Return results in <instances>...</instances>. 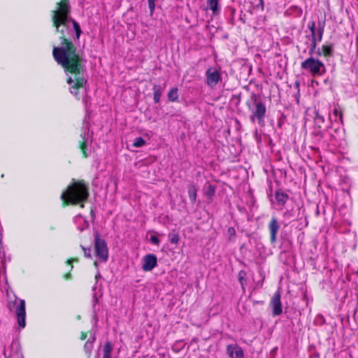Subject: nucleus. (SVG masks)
Instances as JSON below:
<instances>
[{
	"label": "nucleus",
	"instance_id": "nucleus-6",
	"mask_svg": "<svg viewBox=\"0 0 358 358\" xmlns=\"http://www.w3.org/2000/svg\"><path fill=\"white\" fill-rule=\"evenodd\" d=\"M95 250L96 256L102 262H106L108 258V250L104 240L97 235L95 238Z\"/></svg>",
	"mask_w": 358,
	"mask_h": 358
},
{
	"label": "nucleus",
	"instance_id": "nucleus-29",
	"mask_svg": "<svg viewBox=\"0 0 358 358\" xmlns=\"http://www.w3.org/2000/svg\"><path fill=\"white\" fill-rule=\"evenodd\" d=\"M317 43H316L315 39L312 40L311 43H310V50H309V54L310 55H312L313 54V52H315V50L317 48Z\"/></svg>",
	"mask_w": 358,
	"mask_h": 358
},
{
	"label": "nucleus",
	"instance_id": "nucleus-22",
	"mask_svg": "<svg viewBox=\"0 0 358 358\" xmlns=\"http://www.w3.org/2000/svg\"><path fill=\"white\" fill-rule=\"evenodd\" d=\"M323 33H324V27H320L318 29V31L317 32H315V34H314V35H311L312 40L315 39L316 43L320 42L322 39Z\"/></svg>",
	"mask_w": 358,
	"mask_h": 358
},
{
	"label": "nucleus",
	"instance_id": "nucleus-21",
	"mask_svg": "<svg viewBox=\"0 0 358 358\" xmlns=\"http://www.w3.org/2000/svg\"><path fill=\"white\" fill-rule=\"evenodd\" d=\"M113 350L112 345L110 342H106L103 346V358H111V352Z\"/></svg>",
	"mask_w": 358,
	"mask_h": 358
},
{
	"label": "nucleus",
	"instance_id": "nucleus-32",
	"mask_svg": "<svg viewBox=\"0 0 358 358\" xmlns=\"http://www.w3.org/2000/svg\"><path fill=\"white\" fill-rule=\"evenodd\" d=\"M150 241L156 245H159V239L158 238V237H157L156 236H150Z\"/></svg>",
	"mask_w": 358,
	"mask_h": 358
},
{
	"label": "nucleus",
	"instance_id": "nucleus-28",
	"mask_svg": "<svg viewBox=\"0 0 358 358\" xmlns=\"http://www.w3.org/2000/svg\"><path fill=\"white\" fill-rule=\"evenodd\" d=\"M245 275L246 273L244 271H241L238 273V280L241 283V285L243 287L245 282Z\"/></svg>",
	"mask_w": 358,
	"mask_h": 358
},
{
	"label": "nucleus",
	"instance_id": "nucleus-17",
	"mask_svg": "<svg viewBox=\"0 0 358 358\" xmlns=\"http://www.w3.org/2000/svg\"><path fill=\"white\" fill-rule=\"evenodd\" d=\"M275 197L279 206H283L288 199V195L279 190L275 192Z\"/></svg>",
	"mask_w": 358,
	"mask_h": 358
},
{
	"label": "nucleus",
	"instance_id": "nucleus-31",
	"mask_svg": "<svg viewBox=\"0 0 358 358\" xmlns=\"http://www.w3.org/2000/svg\"><path fill=\"white\" fill-rule=\"evenodd\" d=\"M308 28L310 30L311 35H314V34H315V32H317L316 30H315V22H312L310 24H309Z\"/></svg>",
	"mask_w": 358,
	"mask_h": 358
},
{
	"label": "nucleus",
	"instance_id": "nucleus-5",
	"mask_svg": "<svg viewBox=\"0 0 358 358\" xmlns=\"http://www.w3.org/2000/svg\"><path fill=\"white\" fill-rule=\"evenodd\" d=\"M15 313L17 319V323L20 328H24L26 326V311L25 301L22 299H16L13 303Z\"/></svg>",
	"mask_w": 358,
	"mask_h": 358
},
{
	"label": "nucleus",
	"instance_id": "nucleus-38",
	"mask_svg": "<svg viewBox=\"0 0 358 358\" xmlns=\"http://www.w3.org/2000/svg\"><path fill=\"white\" fill-rule=\"evenodd\" d=\"M94 265H95L96 266H97V262H94Z\"/></svg>",
	"mask_w": 358,
	"mask_h": 358
},
{
	"label": "nucleus",
	"instance_id": "nucleus-23",
	"mask_svg": "<svg viewBox=\"0 0 358 358\" xmlns=\"http://www.w3.org/2000/svg\"><path fill=\"white\" fill-rule=\"evenodd\" d=\"M95 338L94 337L92 341H87L84 345V350L85 352L87 353L89 355H90L92 350L93 349V342Z\"/></svg>",
	"mask_w": 358,
	"mask_h": 358
},
{
	"label": "nucleus",
	"instance_id": "nucleus-15",
	"mask_svg": "<svg viewBox=\"0 0 358 358\" xmlns=\"http://www.w3.org/2000/svg\"><path fill=\"white\" fill-rule=\"evenodd\" d=\"M74 222L77 225V228L80 231H83L89 226L87 220L81 215H78L74 218Z\"/></svg>",
	"mask_w": 358,
	"mask_h": 358
},
{
	"label": "nucleus",
	"instance_id": "nucleus-27",
	"mask_svg": "<svg viewBox=\"0 0 358 358\" xmlns=\"http://www.w3.org/2000/svg\"><path fill=\"white\" fill-rule=\"evenodd\" d=\"M333 115L335 116L334 120L336 121L337 118H338L340 120H342V112L341 110L339 108H335L333 110Z\"/></svg>",
	"mask_w": 358,
	"mask_h": 358
},
{
	"label": "nucleus",
	"instance_id": "nucleus-35",
	"mask_svg": "<svg viewBox=\"0 0 358 358\" xmlns=\"http://www.w3.org/2000/svg\"><path fill=\"white\" fill-rule=\"evenodd\" d=\"M94 302L97 303V301H98L97 297L94 295Z\"/></svg>",
	"mask_w": 358,
	"mask_h": 358
},
{
	"label": "nucleus",
	"instance_id": "nucleus-13",
	"mask_svg": "<svg viewBox=\"0 0 358 358\" xmlns=\"http://www.w3.org/2000/svg\"><path fill=\"white\" fill-rule=\"evenodd\" d=\"M280 229V226L275 217H273L270 224L269 229L271 232V240L272 242H275L276 240V236Z\"/></svg>",
	"mask_w": 358,
	"mask_h": 358
},
{
	"label": "nucleus",
	"instance_id": "nucleus-25",
	"mask_svg": "<svg viewBox=\"0 0 358 358\" xmlns=\"http://www.w3.org/2000/svg\"><path fill=\"white\" fill-rule=\"evenodd\" d=\"M169 241L172 244L176 245L178 243V242L180 241L179 235L177 233L171 234H169Z\"/></svg>",
	"mask_w": 358,
	"mask_h": 358
},
{
	"label": "nucleus",
	"instance_id": "nucleus-3",
	"mask_svg": "<svg viewBox=\"0 0 358 358\" xmlns=\"http://www.w3.org/2000/svg\"><path fill=\"white\" fill-rule=\"evenodd\" d=\"M301 69L308 72L312 76H322L326 72L324 63L319 59L310 56L301 64Z\"/></svg>",
	"mask_w": 358,
	"mask_h": 358
},
{
	"label": "nucleus",
	"instance_id": "nucleus-14",
	"mask_svg": "<svg viewBox=\"0 0 358 358\" xmlns=\"http://www.w3.org/2000/svg\"><path fill=\"white\" fill-rule=\"evenodd\" d=\"M333 45L331 44H324L321 48H318L315 52V54L318 56L323 55L324 57H329L332 55Z\"/></svg>",
	"mask_w": 358,
	"mask_h": 358
},
{
	"label": "nucleus",
	"instance_id": "nucleus-8",
	"mask_svg": "<svg viewBox=\"0 0 358 358\" xmlns=\"http://www.w3.org/2000/svg\"><path fill=\"white\" fill-rule=\"evenodd\" d=\"M157 265V258L154 254H148L143 258L142 269L144 271H150Z\"/></svg>",
	"mask_w": 358,
	"mask_h": 358
},
{
	"label": "nucleus",
	"instance_id": "nucleus-26",
	"mask_svg": "<svg viewBox=\"0 0 358 358\" xmlns=\"http://www.w3.org/2000/svg\"><path fill=\"white\" fill-rule=\"evenodd\" d=\"M215 187L212 185H209L206 189V195L209 198H212L215 195Z\"/></svg>",
	"mask_w": 358,
	"mask_h": 358
},
{
	"label": "nucleus",
	"instance_id": "nucleus-7",
	"mask_svg": "<svg viewBox=\"0 0 358 358\" xmlns=\"http://www.w3.org/2000/svg\"><path fill=\"white\" fill-rule=\"evenodd\" d=\"M206 76L207 85L210 87H214L221 79L220 72L215 67H210L206 71Z\"/></svg>",
	"mask_w": 358,
	"mask_h": 358
},
{
	"label": "nucleus",
	"instance_id": "nucleus-18",
	"mask_svg": "<svg viewBox=\"0 0 358 358\" xmlns=\"http://www.w3.org/2000/svg\"><path fill=\"white\" fill-rule=\"evenodd\" d=\"M188 195L192 203H195L197 197V189L194 185L191 184L188 186Z\"/></svg>",
	"mask_w": 358,
	"mask_h": 358
},
{
	"label": "nucleus",
	"instance_id": "nucleus-33",
	"mask_svg": "<svg viewBox=\"0 0 358 358\" xmlns=\"http://www.w3.org/2000/svg\"><path fill=\"white\" fill-rule=\"evenodd\" d=\"M83 250V252H84V255L86 257H91V255H90V248H85L84 247H82Z\"/></svg>",
	"mask_w": 358,
	"mask_h": 358
},
{
	"label": "nucleus",
	"instance_id": "nucleus-30",
	"mask_svg": "<svg viewBox=\"0 0 358 358\" xmlns=\"http://www.w3.org/2000/svg\"><path fill=\"white\" fill-rule=\"evenodd\" d=\"M148 1L150 14L152 15L155 8V0H148Z\"/></svg>",
	"mask_w": 358,
	"mask_h": 358
},
{
	"label": "nucleus",
	"instance_id": "nucleus-34",
	"mask_svg": "<svg viewBox=\"0 0 358 358\" xmlns=\"http://www.w3.org/2000/svg\"><path fill=\"white\" fill-rule=\"evenodd\" d=\"M229 233H234V228H229Z\"/></svg>",
	"mask_w": 358,
	"mask_h": 358
},
{
	"label": "nucleus",
	"instance_id": "nucleus-36",
	"mask_svg": "<svg viewBox=\"0 0 358 358\" xmlns=\"http://www.w3.org/2000/svg\"><path fill=\"white\" fill-rule=\"evenodd\" d=\"M85 338H86V335H84V334H83V335L82 336V338H82V339H85Z\"/></svg>",
	"mask_w": 358,
	"mask_h": 358
},
{
	"label": "nucleus",
	"instance_id": "nucleus-24",
	"mask_svg": "<svg viewBox=\"0 0 358 358\" xmlns=\"http://www.w3.org/2000/svg\"><path fill=\"white\" fill-rule=\"evenodd\" d=\"M145 141L142 137H138L135 138L133 145L135 148H141L145 145Z\"/></svg>",
	"mask_w": 358,
	"mask_h": 358
},
{
	"label": "nucleus",
	"instance_id": "nucleus-11",
	"mask_svg": "<svg viewBox=\"0 0 358 358\" xmlns=\"http://www.w3.org/2000/svg\"><path fill=\"white\" fill-rule=\"evenodd\" d=\"M11 352L7 355V351L4 350L3 355L6 358H24L23 355L20 350L19 344L17 342L13 341L10 345Z\"/></svg>",
	"mask_w": 358,
	"mask_h": 358
},
{
	"label": "nucleus",
	"instance_id": "nucleus-12",
	"mask_svg": "<svg viewBox=\"0 0 358 358\" xmlns=\"http://www.w3.org/2000/svg\"><path fill=\"white\" fill-rule=\"evenodd\" d=\"M227 352L231 358H243V352L241 348L234 345L227 346Z\"/></svg>",
	"mask_w": 358,
	"mask_h": 358
},
{
	"label": "nucleus",
	"instance_id": "nucleus-10",
	"mask_svg": "<svg viewBox=\"0 0 358 358\" xmlns=\"http://www.w3.org/2000/svg\"><path fill=\"white\" fill-rule=\"evenodd\" d=\"M271 306L274 316H278L282 313V309L280 301V293L279 291L276 292L273 296L271 301Z\"/></svg>",
	"mask_w": 358,
	"mask_h": 358
},
{
	"label": "nucleus",
	"instance_id": "nucleus-37",
	"mask_svg": "<svg viewBox=\"0 0 358 358\" xmlns=\"http://www.w3.org/2000/svg\"><path fill=\"white\" fill-rule=\"evenodd\" d=\"M73 261H74V259L69 260V261H68V263H69V264H70V263H71V262H73Z\"/></svg>",
	"mask_w": 358,
	"mask_h": 358
},
{
	"label": "nucleus",
	"instance_id": "nucleus-9",
	"mask_svg": "<svg viewBox=\"0 0 358 358\" xmlns=\"http://www.w3.org/2000/svg\"><path fill=\"white\" fill-rule=\"evenodd\" d=\"M252 113L251 120L252 122H255V118H257L259 122L262 121L266 113L265 105L262 102H255V106L252 109Z\"/></svg>",
	"mask_w": 358,
	"mask_h": 358
},
{
	"label": "nucleus",
	"instance_id": "nucleus-20",
	"mask_svg": "<svg viewBox=\"0 0 358 358\" xmlns=\"http://www.w3.org/2000/svg\"><path fill=\"white\" fill-rule=\"evenodd\" d=\"M168 99L171 102H176L178 100V90L177 87L171 88L167 94Z\"/></svg>",
	"mask_w": 358,
	"mask_h": 358
},
{
	"label": "nucleus",
	"instance_id": "nucleus-2",
	"mask_svg": "<svg viewBox=\"0 0 358 358\" xmlns=\"http://www.w3.org/2000/svg\"><path fill=\"white\" fill-rule=\"evenodd\" d=\"M87 196V187L83 183L74 182L62 193L61 199L66 203L76 204L86 200Z\"/></svg>",
	"mask_w": 358,
	"mask_h": 358
},
{
	"label": "nucleus",
	"instance_id": "nucleus-16",
	"mask_svg": "<svg viewBox=\"0 0 358 358\" xmlns=\"http://www.w3.org/2000/svg\"><path fill=\"white\" fill-rule=\"evenodd\" d=\"M166 87V84L164 86H161L159 85H155L153 86V99L155 103H157L160 101L161 96L163 91Z\"/></svg>",
	"mask_w": 358,
	"mask_h": 358
},
{
	"label": "nucleus",
	"instance_id": "nucleus-1",
	"mask_svg": "<svg viewBox=\"0 0 358 358\" xmlns=\"http://www.w3.org/2000/svg\"><path fill=\"white\" fill-rule=\"evenodd\" d=\"M69 12L70 7L67 0H62L52 11L53 24L56 31L62 34V42L59 45L53 48L52 55L57 64L65 70L71 94L80 99V95L83 96L87 92L86 71L77 48L66 37L72 31L71 24L75 31L76 39H79L82 31L78 23L69 17Z\"/></svg>",
	"mask_w": 358,
	"mask_h": 358
},
{
	"label": "nucleus",
	"instance_id": "nucleus-4",
	"mask_svg": "<svg viewBox=\"0 0 358 358\" xmlns=\"http://www.w3.org/2000/svg\"><path fill=\"white\" fill-rule=\"evenodd\" d=\"M82 141H80V148L85 157H87L92 152V132L90 131L88 122H84L81 132Z\"/></svg>",
	"mask_w": 358,
	"mask_h": 358
},
{
	"label": "nucleus",
	"instance_id": "nucleus-19",
	"mask_svg": "<svg viewBox=\"0 0 358 358\" xmlns=\"http://www.w3.org/2000/svg\"><path fill=\"white\" fill-rule=\"evenodd\" d=\"M207 5L213 15H217L219 13L218 0H208Z\"/></svg>",
	"mask_w": 358,
	"mask_h": 358
}]
</instances>
